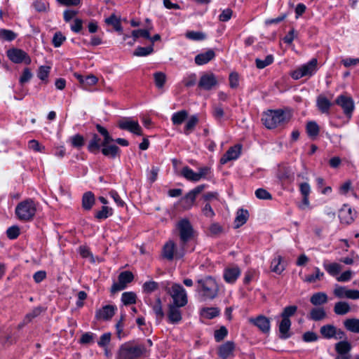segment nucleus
Returning a JSON list of instances; mask_svg holds the SVG:
<instances>
[{
    "instance_id": "63",
    "label": "nucleus",
    "mask_w": 359,
    "mask_h": 359,
    "mask_svg": "<svg viewBox=\"0 0 359 359\" xmlns=\"http://www.w3.org/2000/svg\"><path fill=\"white\" fill-rule=\"evenodd\" d=\"M352 276L353 272L351 270H347L343 272L340 276H337L336 280L338 282H348L352 278Z\"/></svg>"
},
{
    "instance_id": "1",
    "label": "nucleus",
    "mask_w": 359,
    "mask_h": 359,
    "mask_svg": "<svg viewBox=\"0 0 359 359\" xmlns=\"http://www.w3.org/2000/svg\"><path fill=\"white\" fill-rule=\"evenodd\" d=\"M292 116V111L287 108L268 110L263 114L262 121L267 128L273 129L285 126L289 123Z\"/></svg>"
},
{
    "instance_id": "33",
    "label": "nucleus",
    "mask_w": 359,
    "mask_h": 359,
    "mask_svg": "<svg viewBox=\"0 0 359 359\" xmlns=\"http://www.w3.org/2000/svg\"><path fill=\"white\" fill-rule=\"evenodd\" d=\"M188 117V112L186 110H181L174 113L171 121L175 126L181 125Z\"/></svg>"
},
{
    "instance_id": "51",
    "label": "nucleus",
    "mask_w": 359,
    "mask_h": 359,
    "mask_svg": "<svg viewBox=\"0 0 359 359\" xmlns=\"http://www.w3.org/2000/svg\"><path fill=\"white\" fill-rule=\"evenodd\" d=\"M155 84L158 88H163L166 81V76L163 72H156L154 75Z\"/></svg>"
},
{
    "instance_id": "38",
    "label": "nucleus",
    "mask_w": 359,
    "mask_h": 359,
    "mask_svg": "<svg viewBox=\"0 0 359 359\" xmlns=\"http://www.w3.org/2000/svg\"><path fill=\"white\" fill-rule=\"evenodd\" d=\"M198 123V116L196 115L191 116L188 119V121H187V123L185 124V126L184 128V134L188 135L191 133H192Z\"/></svg>"
},
{
    "instance_id": "21",
    "label": "nucleus",
    "mask_w": 359,
    "mask_h": 359,
    "mask_svg": "<svg viewBox=\"0 0 359 359\" xmlns=\"http://www.w3.org/2000/svg\"><path fill=\"white\" fill-rule=\"evenodd\" d=\"M180 307L175 304H169L168 318L171 323L175 324L181 321L182 313L180 309Z\"/></svg>"
},
{
    "instance_id": "55",
    "label": "nucleus",
    "mask_w": 359,
    "mask_h": 359,
    "mask_svg": "<svg viewBox=\"0 0 359 359\" xmlns=\"http://www.w3.org/2000/svg\"><path fill=\"white\" fill-rule=\"evenodd\" d=\"M297 306H286L283 309V311L281 313V318L290 319V317L294 315V313L297 312Z\"/></svg>"
},
{
    "instance_id": "12",
    "label": "nucleus",
    "mask_w": 359,
    "mask_h": 359,
    "mask_svg": "<svg viewBox=\"0 0 359 359\" xmlns=\"http://www.w3.org/2000/svg\"><path fill=\"white\" fill-rule=\"evenodd\" d=\"M320 333L325 339H342L345 337V333L333 325L322 326L320 329Z\"/></svg>"
},
{
    "instance_id": "53",
    "label": "nucleus",
    "mask_w": 359,
    "mask_h": 359,
    "mask_svg": "<svg viewBox=\"0 0 359 359\" xmlns=\"http://www.w3.org/2000/svg\"><path fill=\"white\" fill-rule=\"evenodd\" d=\"M0 38L6 41H11L16 38V34L11 30L3 29L0 30Z\"/></svg>"
},
{
    "instance_id": "45",
    "label": "nucleus",
    "mask_w": 359,
    "mask_h": 359,
    "mask_svg": "<svg viewBox=\"0 0 359 359\" xmlns=\"http://www.w3.org/2000/svg\"><path fill=\"white\" fill-rule=\"evenodd\" d=\"M319 126L315 121H309L306 124V132L311 138H315L319 133Z\"/></svg>"
},
{
    "instance_id": "41",
    "label": "nucleus",
    "mask_w": 359,
    "mask_h": 359,
    "mask_svg": "<svg viewBox=\"0 0 359 359\" xmlns=\"http://www.w3.org/2000/svg\"><path fill=\"white\" fill-rule=\"evenodd\" d=\"M41 311L42 310L41 307L34 308L31 312L28 313L25 316L23 321L19 325V327H22L25 325L31 322L32 319L40 315Z\"/></svg>"
},
{
    "instance_id": "43",
    "label": "nucleus",
    "mask_w": 359,
    "mask_h": 359,
    "mask_svg": "<svg viewBox=\"0 0 359 359\" xmlns=\"http://www.w3.org/2000/svg\"><path fill=\"white\" fill-rule=\"evenodd\" d=\"M182 175L187 180L192 182H198L199 177L198 173L194 172L192 169L186 166L182 170Z\"/></svg>"
},
{
    "instance_id": "5",
    "label": "nucleus",
    "mask_w": 359,
    "mask_h": 359,
    "mask_svg": "<svg viewBox=\"0 0 359 359\" xmlns=\"http://www.w3.org/2000/svg\"><path fill=\"white\" fill-rule=\"evenodd\" d=\"M317 64V59L313 58L306 64H304L294 70L291 74V76L295 80H298L304 76L310 77L316 72Z\"/></svg>"
},
{
    "instance_id": "48",
    "label": "nucleus",
    "mask_w": 359,
    "mask_h": 359,
    "mask_svg": "<svg viewBox=\"0 0 359 359\" xmlns=\"http://www.w3.org/2000/svg\"><path fill=\"white\" fill-rule=\"evenodd\" d=\"M273 62L272 55H267L264 60L257 58L255 60L256 66L258 69H264Z\"/></svg>"
},
{
    "instance_id": "57",
    "label": "nucleus",
    "mask_w": 359,
    "mask_h": 359,
    "mask_svg": "<svg viewBox=\"0 0 359 359\" xmlns=\"http://www.w3.org/2000/svg\"><path fill=\"white\" fill-rule=\"evenodd\" d=\"M219 314V310L216 308H207L202 310V315L207 318L211 319Z\"/></svg>"
},
{
    "instance_id": "11",
    "label": "nucleus",
    "mask_w": 359,
    "mask_h": 359,
    "mask_svg": "<svg viewBox=\"0 0 359 359\" xmlns=\"http://www.w3.org/2000/svg\"><path fill=\"white\" fill-rule=\"evenodd\" d=\"M334 295L339 299H359V290L348 289L345 286L336 285L333 290Z\"/></svg>"
},
{
    "instance_id": "4",
    "label": "nucleus",
    "mask_w": 359,
    "mask_h": 359,
    "mask_svg": "<svg viewBox=\"0 0 359 359\" xmlns=\"http://www.w3.org/2000/svg\"><path fill=\"white\" fill-rule=\"evenodd\" d=\"M198 290L205 299H212L218 293V285L216 280L211 276H205L197 280Z\"/></svg>"
},
{
    "instance_id": "29",
    "label": "nucleus",
    "mask_w": 359,
    "mask_h": 359,
    "mask_svg": "<svg viewBox=\"0 0 359 359\" xmlns=\"http://www.w3.org/2000/svg\"><path fill=\"white\" fill-rule=\"evenodd\" d=\"M351 309L348 302L340 301L335 303L334 312L339 316H344L351 311Z\"/></svg>"
},
{
    "instance_id": "20",
    "label": "nucleus",
    "mask_w": 359,
    "mask_h": 359,
    "mask_svg": "<svg viewBox=\"0 0 359 359\" xmlns=\"http://www.w3.org/2000/svg\"><path fill=\"white\" fill-rule=\"evenodd\" d=\"M339 217L341 223L349 224L354 220V214L348 205H344L339 210Z\"/></svg>"
},
{
    "instance_id": "2",
    "label": "nucleus",
    "mask_w": 359,
    "mask_h": 359,
    "mask_svg": "<svg viewBox=\"0 0 359 359\" xmlns=\"http://www.w3.org/2000/svg\"><path fill=\"white\" fill-rule=\"evenodd\" d=\"M146 356L147 350L144 344L129 341L119 346L116 359H139Z\"/></svg>"
},
{
    "instance_id": "3",
    "label": "nucleus",
    "mask_w": 359,
    "mask_h": 359,
    "mask_svg": "<svg viewBox=\"0 0 359 359\" xmlns=\"http://www.w3.org/2000/svg\"><path fill=\"white\" fill-rule=\"evenodd\" d=\"M38 203L33 199L27 198L18 203L15 209L17 219L23 222H31L38 210Z\"/></svg>"
},
{
    "instance_id": "42",
    "label": "nucleus",
    "mask_w": 359,
    "mask_h": 359,
    "mask_svg": "<svg viewBox=\"0 0 359 359\" xmlns=\"http://www.w3.org/2000/svg\"><path fill=\"white\" fill-rule=\"evenodd\" d=\"M101 144V139L96 134H94L92 140L90 141L88 149L92 153H96L100 150Z\"/></svg>"
},
{
    "instance_id": "19",
    "label": "nucleus",
    "mask_w": 359,
    "mask_h": 359,
    "mask_svg": "<svg viewBox=\"0 0 359 359\" xmlns=\"http://www.w3.org/2000/svg\"><path fill=\"white\" fill-rule=\"evenodd\" d=\"M235 349V344L233 341H228L219 346L218 348V355L222 359H227L233 355Z\"/></svg>"
},
{
    "instance_id": "14",
    "label": "nucleus",
    "mask_w": 359,
    "mask_h": 359,
    "mask_svg": "<svg viewBox=\"0 0 359 359\" xmlns=\"http://www.w3.org/2000/svg\"><path fill=\"white\" fill-rule=\"evenodd\" d=\"M133 280V275L130 271L121 272L118 277V282L114 283L111 286V292H116L124 290L127 285Z\"/></svg>"
},
{
    "instance_id": "30",
    "label": "nucleus",
    "mask_w": 359,
    "mask_h": 359,
    "mask_svg": "<svg viewBox=\"0 0 359 359\" xmlns=\"http://www.w3.org/2000/svg\"><path fill=\"white\" fill-rule=\"evenodd\" d=\"M310 302L313 306L323 305L327 303L328 297L325 292H318L311 297Z\"/></svg>"
},
{
    "instance_id": "49",
    "label": "nucleus",
    "mask_w": 359,
    "mask_h": 359,
    "mask_svg": "<svg viewBox=\"0 0 359 359\" xmlns=\"http://www.w3.org/2000/svg\"><path fill=\"white\" fill-rule=\"evenodd\" d=\"M153 46H149V47H137L133 53V55L137 57H143L147 56L149 54H151L153 52Z\"/></svg>"
},
{
    "instance_id": "22",
    "label": "nucleus",
    "mask_w": 359,
    "mask_h": 359,
    "mask_svg": "<svg viewBox=\"0 0 359 359\" xmlns=\"http://www.w3.org/2000/svg\"><path fill=\"white\" fill-rule=\"evenodd\" d=\"M323 266L327 273L332 277H337L342 269V266L337 262H330L324 260Z\"/></svg>"
},
{
    "instance_id": "50",
    "label": "nucleus",
    "mask_w": 359,
    "mask_h": 359,
    "mask_svg": "<svg viewBox=\"0 0 359 359\" xmlns=\"http://www.w3.org/2000/svg\"><path fill=\"white\" fill-rule=\"evenodd\" d=\"M105 22L107 25H112L116 31L121 30V26L119 20L115 15H111L110 17L105 19Z\"/></svg>"
},
{
    "instance_id": "47",
    "label": "nucleus",
    "mask_w": 359,
    "mask_h": 359,
    "mask_svg": "<svg viewBox=\"0 0 359 359\" xmlns=\"http://www.w3.org/2000/svg\"><path fill=\"white\" fill-rule=\"evenodd\" d=\"M98 79L93 74L88 75L84 78L82 88L85 90H88L90 87L95 85Z\"/></svg>"
},
{
    "instance_id": "25",
    "label": "nucleus",
    "mask_w": 359,
    "mask_h": 359,
    "mask_svg": "<svg viewBox=\"0 0 359 359\" xmlns=\"http://www.w3.org/2000/svg\"><path fill=\"white\" fill-rule=\"evenodd\" d=\"M283 262V258L280 255H276L271 262L270 269L276 274H281L285 267Z\"/></svg>"
},
{
    "instance_id": "16",
    "label": "nucleus",
    "mask_w": 359,
    "mask_h": 359,
    "mask_svg": "<svg viewBox=\"0 0 359 359\" xmlns=\"http://www.w3.org/2000/svg\"><path fill=\"white\" fill-rule=\"evenodd\" d=\"M249 322L256 326L263 333H268L270 330L271 322L267 317L260 315L257 318H251Z\"/></svg>"
},
{
    "instance_id": "32",
    "label": "nucleus",
    "mask_w": 359,
    "mask_h": 359,
    "mask_svg": "<svg viewBox=\"0 0 359 359\" xmlns=\"http://www.w3.org/2000/svg\"><path fill=\"white\" fill-rule=\"evenodd\" d=\"M248 217L249 213L248 210L243 209L238 210L234 221L235 227L239 228L240 226L245 224Z\"/></svg>"
},
{
    "instance_id": "37",
    "label": "nucleus",
    "mask_w": 359,
    "mask_h": 359,
    "mask_svg": "<svg viewBox=\"0 0 359 359\" xmlns=\"http://www.w3.org/2000/svg\"><path fill=\"white\" fill-rule=\"evenodd\" d=\"M278 178L285 182L291 183L294 180V175L291 170L288 168H282L279 170Z\"/></svg>"
},
{
    "instance_id": "62",
    "label": "nucleus",
    "mask_w": 359,
    "mask_h": 359,
    "mask_svg": "<svg viewBox=\"0 0 359 359\" xmlns=\"http://www.w3.org/2000/svg\"><path fill=\"white\" fill-rule=\"evenodd\" d=\"M28 148L34 151L43 152L45 147L39 144L36 140H32L28 142Z\"/></svg>"
},
{
    "instance_id": "58",
    "label": "nucleus",
    "mask_w": 359,
    "mask_h": 359,
    "mask_svg": "<svg viewBox=\"0 0 359 359\" xmlns=\"http://www.w3.org/2000/svg\"><path fill=\"white\" fill-rule=\"evenodd\" d=\"M150 29H151L133 30L132 36L134 38V41H136L139 37H143L145 39L149 38Z\"/></svg>"
},
{
    "instance_id": "44",
    "label": "nucleus",
    "mask_w": 359,
    "mask_h": 359,
    "mask_svg": "<svg viewBox=\"0 0 359 359\" xmlns=\"http://www.w3.org/2000/svg\"><path fill=\"white\" fill-rule=\"evenodd\" d=\"M113 215V210L108 206H102L101 210L97 211L95 217L99 220L104 219Z\"/></svg>"
},
{
    "instance_id": "34",
    "label": "nucleus",
    "mask_w": 359,
    "mask_h": 359,
    "mask_svg": "<svg viewBox=\"0 0 359 359\" xmlns=\"http://www.w3.org/2000/svg\"><path fill=\"white\" fill-rule=\"evenodd\" d=\"M330 101L325 96L320 95L317 98V106L322 113H327L331 107Z\"/></svg>"
},
{
    "instance_id": "10",
    "label": "nucleus",
    "mask_w": 359,
    "mask_h": 359,
    "mask_svg": "<svg viewBox=\"0 0 359 359\" xmlns=\"http://www.w3.org/2000/svg\"><path fill=\"white\" fill-rule=\"evenodd\" d=\"M335 103L340 106L343 109L344 114L351 118L352 113L355 109L354 102L353 99L345 95H340L335 100Z\"/></svg>"
},
{
    "instance_id": "52",
    "label": "nucleus",
    "mask_w": 359,
    "mask_h": 359,
    "mask_svg": "<svg viewBox=\"0 0 359 359\" xmlns=\"http://www.w3.org/2000/svg\"><path fill=\"white\" fill-rule=\"evenodd\" d=\"M186 37L193 41H201L205 39V34L201 32H187Z\"/></svg>"
},
{
    "instance_id": "18",
    "label": "nucleus",
    "mask_w": 359,
    "mask_h": 359,
    "mask_svg": "<svg viewBox=\"0 0 359 359\" xmlns=\"http://www.w3.org/2000/svg\"><path fill=\"white\" fill-rule=\"evenodd\" d=\"M116 310V307L113 305H106L96 312V318L98 320H108L111 319Z\"/></svg>"
},
{
    "instance_id": "36",
    "label": "nucleus",
    "mask_w": 359,
    "mask_h": 359,
    "mask_svg": "<svg viewBox=\"0 0 359 359\" xmlns=\"http://www.w3.org/2000/svg\"><path fill=\"white\" fill-rule=\"evenodd\" d=\"M119 152V148L114 144L103 146L102 153L109 158H114Z\"/></svg>"
},
{
    "instance_id": "54",
    "label": "nucleus",
    "mask_w": 359,
    "mask_h": 359,
    "mask_svg": "<svg viewBox=\"0 0 359 359\" xmlns=\"http://www.w3.org/2000/svg\"><path fill=\"white\" fill-rule=\"evenodd\" d=\"M50 67L48 66H41L39 68L37 76L41 80V81H47V79L48 77L49 73H50Z\"/></svg>"
},
{
    "instance_id": "60",
    "label": "nucleus",
    "mask_w": 359,
    "mask_h": 359,
    "mask_svg": "<svg viewBox=\"0 0 359 359\" xmlns=\"http://www.w3.org/2000/svg\"><path fill=\"white\" fill-rule=\"evenodd\" d=\"M153 311L155 313L156 317L159 319H162L164 316V313L163 311L161 302L160 299H158L153 306Z\"/></svg>"
},
{
    "instance_id": "17",
    "label": "nucleus",
    "mask_w": 359,
    "mask_h": 359,
    "mask_svg": "<svg viewBox=\"0 0 359 359\" xmlns=\"http://www.w3.org/2000/svg\"><path fill=\"white\" fill-rule=\"evenodd\" d=\"M241 152V146L236 144L233 147H230L228 151L223 155L220 159L222 164H225L227 162L236 160L238 158Z\"/></svg>"
},
{
    "instance_id": "23",
    "label": "nucleus",
    "mask_w": 359,
    "mask_h": 359,
    "mask_svg": "<svg viewBox=\"0 0 359 359\" xmlns=\"http://www.w3.org/2000/svg\"><path fill=\"white\" fill-rule=\"evenodd\" d=\"M241 275V270L237 266L226 268L224 271V278L228 283H233Z\"/></svg>"
},
{
    "instance_id": "35",
    "label": "nucleus",
    "mask_w": 359,
    "mask_h": 359,
    "mask_svg": "<svg viewBox=\"0 0 359 359\" xmlns=\"http://www.w3.org/2000/svg\"><path fill=\"white\" fill-rule=\"evenodd\" d=\"M195 200L194 194L189 192L181 198L180 205L184 209L189 210L193 206Z\"/></svg>"
},
{
    "instance_id": "46",
    "label": "nucleus",
    "mask_w": 359,
    "mask_h": 359,
    "mask_svg": "<svg viewBox=\"0 0 359 359\" xmlns=\"http://www.w3.org/2000/svg\"><path fill=\"white\" fill-rule=\"evenodd\" d=\"M121 300L125 305L133 304L136 302V294L132 292H126L122 294Z\"/></svg>"
},
{
    "instance_id": "9",
    "label": "nucleus",
    "mask_w": 359,
    "mask_h": 359,
    "mask_svg": "<svg viewBox=\"0 0 359 359\" xmlns=\"http://www.w3.org/2000/svg\"><path fill=\"white\" fill-rule=\"evenodd\" d=\"M8 59L15 64L25 63L29 65L32 62L29 55L22 49L12 48L6 51Z\"/></svg>"
},
{
    "instance_id": "61",
    "label": "nucleus",
    "mask_w": 359,
    "mask_h": 359,
    "mask_svg": "<svg viewBox=\"0 0 359 359\" xmlns=\"http://www.w3.org/2000/svg\"><path fill=\"white\" fill-rule=\"evenodd\" d=\"M255 196L259 199L269 200L272 198L271 194L264 189H258L255 191Z\"/></svg>"
},
{
    "instance_id": "64",
    "label": "nucleus",
    "mask_w": 359,
    "mask_h": 359,
    "mask_svg": "<svg viewBox=\"0 0 359 359\" xmlns=\"http://www.w3.org/2000/svg\"><path fill=\"white\" fill-rule=\"evenodd\" d=\"M6 234L10 239H15L20 234V229L17 226H11L7 229Z\"/></svg>"
},
{
    "instance_id": "26",
    "label": "nucleus",
    "mask_w": 359,
    "mask_h": 359,
    "mask_svg": "<svg viewBox=\"0 0 359 359\" xmlns=\"http://www.w3.org/2000/svg\"><path fill=\"white\" fill-rule=\"evenodd\" d=\"M215 57V53L214 50L210 49V50H208L205 53H201L197 55L195 57V62L198 65H203L208 63L210 60H212Z\"/></svg>"
},
{
    "instance_id": "31",
    "label": "nucleus",
    "mask_w": 359,
    "mask_h": 359,
    "mask_svg": "<svg viewBox=\"0 0 359 359\" xmlns=\"http://www.w3.org/2000/svg\"><path fill=\"white\" fill-rule=\"evenodd\" d=\"M327 316L326 312L323 307H316L311 310L309 318L314 321L322 320Z\"/></svg>"
},
{
    "instance_id": "6",
    "label": "nucleus",
    "mask_w": 359,
    "mask_h": 359,
    "mask_svg": "<svg viewBox=\"0 0 359 359\" xmlns=\"http://www.w3.org/2000/svg\"><path fill=\"white\" fill-rule=\"evenodd\" d=\"M184 245L181 244L180 249L177 248L175 243L169 241L164 245L162 250L163 257L168 260H172L173 259H180L185 253Z\"/></svg>"
},
{
    "instance_id": "59",
    "label": "nucleus",
    "mask_w": 359,
    "mask_h": 359,
    "mask_svg": "<svg viewBox=\"0 0 359 359\" xmlns=\"http://www.w3.org/2000/svg\"><path fill=\"white\" fill-rule=\"evenodd\" d=\"M123 320L124 316H122L120 320L116 324V336L120 339L126 337V334L123 332Z\"/></svg>"
},
{
    "instance_id": "15",
    "label": "nucleus",
    "mask_w": 359,
    "mask_h": 359,
    "mask_svg": "<svg viewBox=\"0 0 359 359\" xmlns=\"http://www.w3.org/2000/svg\"><path fill=\"white\" fill-rule=\"evenodd\" d=\"M217 84L218 80L216 76L212 73H206L201 76L198 87L205 90H210Z\"/></svg>"
},
{
    "instance_id": "56",
    "label": "nucleus",
    "mask_w": 359,
    "mask_h": 359,
    "mask_svg": "<svg viewBox=\"0 0 359 359\" xmlns=\"http://www.w3.org/2000/svg\"><path fill=\"white\" fill-rule=\"evenodd\" d=\"M73 147L80 148L84 144L83 137L81 135H75L69 139Z\"/></svg>"
},
{
    "instance_id": "13",
    "label": "nucleus",
    "mask_w": 359,
    "mask_h": 359,
    "mask_svg": "<svg viewBox=\"0 0 359 359\" xmlns=\"http://www.w3.org/2000/svg\"><path fill=\"white\" fill-rule=\"evenodd\" d=\"M118 127L137 135H142V128L137 121L130 118H123L118 122Z\"/></svg>"
},
{
    "instance_id": "40",
    "label": "nucleus",
    "mask_w": 359,
    "mask_h": 359,
    "mask_svg": "<svg viewBox=\"0 0 359 359\" xmlns=\"http://www.w3.org/2000/svg\"><path fill=\"white\" fill-rule=\"evenodd\" d=\"M291 326V321L287 318H282L281 321L279 323V332L281 334V337L283 338L288 337V331L290 330Z\"/></svg>"
},
{
    "instance_id": "7",
    "label": "nucleus",
    "mask_w": 359,
    "mask_h": 359,
    "mask_svg": "<svg viewBox=\"0 0 359 359\" xmlns=\"http://www.w3.org/2000/svg\"><path fill=\"white\" fill-rule=\"evenodd\" d=\"M177 228L179 231L180 241L183 245L194 238V229L187 219H182L179 221L177 225Z\"/></svg>"
},
{
    "instance_id": "27",
    "label": "nucleus",
    "mask_w": 359,
    "mask_h": 359,
    "mask_svg": "<svg viewBox=\"0 0 359 359\" xmlns=\"http://www.w3.org/2000/svg\"><path fill=\"white\" fill-rule=\"evenodd\" d=\"M334 348L339 354L337 356H351L348 353L351 350V344L348 341H340L335 344Z\"/></svg>"
},
{
    "instance_id": "28",
    "label": "nucleus",
    "mask_w": 359,
    "mask_h": 359,
    "mask_svg": "<svg viewBox=\"0 0 359 359\" xmlns=\"http://www.w3.org/2000/svg\"><path fill=\"white\" fill-rule=\"evenodd\" d=\"M95 203V195L91 191L83 194L82 197V208L85 210H90Z\"/></svg>"
},
{
    "instance_id": "8",
    "label": "nucleus",
    "mask_w": 359,
    "mask_h": 359,
    "mask_svg": "<svg viewBox=\"0 0 359 359\" xmlns=\"http://www.w3.org/2000/svg\"><path fill=\"white\" fill-rule=\"evenodd\" d=\"M169 293L172 299V303L178 306H184L187 304V294L184 288L178 284H174L170 289Z\"/></svg>"
},
{
    "instance_id": "24",
    "label": "nucleus",
    "mask_w": 359,
    "mask_h": 359,
    "mask_svg": "<svg viewBox=\"0 0 359 359\" xmlns=\"http://www.w3.org/2000/svg\"><path fill=\"white\" fill-rule=\"evenodd\" d=\"M313 271L311 274L304 276L303 281L308 283H315L321 281L325 277V273L318 266L313 267Z\"/></svg>"
},
{
    "instance_id": "39",
    "label": "nucleus",
    "mask_w": 359,
    "mask_h": 359,
    "mask_svg": "<svg viewBox=\"0 0 359 359\" xmlns=\"http://www.w3.org/2000/svg\"><path fill=\"white\" fill-rule=\"evenodd\" d=\"M344 327L354 333H359V319L349 318L344 322Z\"/></svg>"
}]
</instances>
